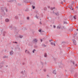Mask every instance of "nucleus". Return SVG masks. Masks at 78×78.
I'll list each match as a JSON object with an SVG mask.
<instances>
[{"label":"nucleus","mask_w":78,"mask_h":78,"mask_svg":"<svg viewBox=\"0 0 78 78\" xmlns=\"http://www.w3.org/2000/svg\"><path fill=\"white\" fill-rule=\"evenodd\" d=\"M1 14L2 16H5V15H6V14H5V12H2Z\"/></svg>","instance_id":"obj_6"},{"label":"nucleus","mask_w":78,"mask_h":78,"mask_svg":"<svg viewBox=\"0 0 78 78\" xmlns=\"http://www.w3.org/2000/svg\"><path fill=\"white\" fill-rule=\"evenodd\" d=\"M47 19H48V18L47 17Z\"/></svg>","instance_id":"obj_64"},{"label":"nucleus","mask_w":78,"mask_h":78,"mask_svg":"<svg viewBox=\"0 0 78 78\" xmlns=\"http://www.w3.org/2000/svg\"><path fill=\"white\" fill-rule=\"evenodd\" d=\"M45 71H46V69H44V72H45Z\"/></svg>","instance_id":"obj_43"},{"label":"nucleus","mask_w":78,"mask_h":78,"mask_svg":"<svg viewBox=\"0 0 78 78\" xmlns=\"http://www.w3.org/2000/svg\"><path fill=\"white\" fill-rule=\"evenodd\" d=\"M53 44L54 45V46H56V44H55V43H54Z\"/></svg>","instance_id":"obj_38"},{"label":"nucleus","mask_w":78,"mask_h":78,"mask_svg":"<svg viewBox=\"0 0 78 78\" xmlns=\"http://www.w3.org/2000/svg\"><path fill=\"white\" fill-rule=\"evenodd\" d=\"M76 66H77V64H76L75 65V67H76Z\"/></svg>","instance_id":"obj_39"},{"label":"nucleus","mask_w":78,"mask_h":78,"mask_svg":"<svg viewBox=\"0 0 78 78\" xmlns=\"http://www.w3.org/2000/svg\"><path fill=\"white\" fill-rule=\"evenodd\" d=\"M14 43H15L16 44H17V42H15Z\"/></svg>","instance_id":"obj_44"},{"label":"nucleus","mask_w":78,"mask_h":78,"mask_svg":"<svg viewBox=\"0 0 78 78\" xmlns=\"http://www.w3.org/2000/svg\"><path fill=\"white\" fill-rule=\"evenodd\" d=\"M33 41L34 42H37V39H34Z\"/></svg>","instance_id":"obj_10"},{"label":"nucleus","mask_w":78,"mask_h":78,"mask_svg":"<svg viewBox=\"0 0 78 78\" xmlns=\"http://www.w3.org/2000/svg\"><path fill=\"white\" fill-rule=\"evenodd\" d=\"M40 40H41V42H42V39H40Z\"/></svg>","instance_id":"obj_41"},{"label":"nucleus","mask_w":78,"mask_h":78,"mask_svg":"<svg viewBox=\"0 0 78 78\" xmlns=\"http://www.w3.org/2000/svg\"><path fill=\"white\" fill-rule=\"evenodd\" d=\"M71 31H73V29H72Z\"/></svg>","instance_id":"obj_53"},{"label":"nucleus","mask_w":78,"mask_h":78,"mask_svg":"<svg viewBox=\"0 0 78 78\" xmlns=\"http://www.w3.org/2000/svg\"><path fill=\"white\" fill-rule=\"evenodd\" d=\"M42 32H44V31H42Z\"/></svg>","instance_id":"obj_58"},{"label":"nucleus","mask_w":78,"mask_h":78,"mask_svg":"<svg viewBox=\"0 0 78 78\" xmlns=\"http://www.w3.org/2000/svg\"><path fill=\"white\" fill-rule=\"evenodd\" d=\"M24 64H25V63L23 62V65H24Z\"/></svg>","instance_id":"obj_48"},{"label":"nucleus","mask_w":78,"mask_h":78,"mask_svg":"<svg viewBox=\"0 0 78 78\" xmlns=\"http://www.w3.org/2000/svg\"><path fill=\"white\" fill-rule=\"evenodd\" d=\"M19 37H20V38H22L23 37V36L21 35H20L19 36Z\"/></svg>","instance_id":"obj_16"},{"label":"nucleus","mask_w":78,"mask_h":78,"mask_svg":"<svg viewBox=\"0 0 78 78\" xmlns=\"http://www.w3.org/2000/svg\"><path fill=\"white\" fill-rule=\"evenodd\" d=\"M32 7L33 9H34V8H35V6H34L33 5H32Z\"/></svg>","instance_id":"obj_21"},{"label":"nucleus","mask_w":78,"mask_h":78,"mask_svg":"<svg viewBox=\"0 0 78 78\" xmlns=\"http://www.w3.org/2000/svg\"><path fill=\"white\" fill-rule=\"evenodd\" d=\"M15 19H19V17H18V16H15Z\"/></svg>","instance_id":"obj_15"},{"label":"nucleus","mask_w":78,"mask_h":78,"mask_svg":"<svg viewBox=\"0 0 78 78\" xmlns=\"http://www.w3.org/2000/svg\"><path fill=\"white\" fill-rule=\"evenodd\" d=\"M25 11H27V10H25Z\"/></svg>","instance_id":"obj_59"},{"label":"nucleus","mask_w":78,"mask_h":78,"mask_svg":"<svg viewBox=\"0 0 78 78\" xmlns=\"http://www.w3.org/2000/svg\"><path fill=\"white\" fill-rule=\"evenodd\" d=\"M44 10H47V8L46 7H45L44 8Z\"/></svg>","instance_id":"obj_28"},{"label":"nucleus","mask_w":78,"mask_h":78,"mask_svg":"<svg viewBox=\"0 0 78 78\" xmlns=\"http://www.w3.org/2000/svg\"><path fill=\"white\" fill-rule=\"evenodd\" d=\"M40 24H42V23H41V21H40Z\"/></svg>","instance_id":"obj_47"},{"label":"nucleus","mask_w":78,"mask_h":78,"mask_svg":"<svg viewBox=\"0 0 78 78\" xmlns=\"http://www.w3.org/2000/svg\"><path fill=\"white\" fill-rule=\"evenodd\" d=\"M49 42H51V40H49Z\"/></svg>","instance_id":"obj_52"},{"label":"nucleus","mask_w":78,"mask_h":78,"mask_svg":"<svg viewBox=\"0 0 78 78\" xmlns=\"http://www.w3.org/2000/svg\"><path fill=\"white\" fill-rule=\"evenodd\" d=\"M14 53V52H13V51H11L10 52V55H12Z\"/></svg>","instance_id":"obj_9"},{"label":"nucleus","mask_w":78,"mask_h":78,"mask_svg":"<svg viewBox=\"0 0 78 78\" xmlns=\"http://www.w3.org/2000/svg\"><path fill=\"white\" fill-rule=\"evenodd\" d=\"M63 2H66V0H63Z\"/></svg>","instance_id":"obj_42"},{"label":"nucleus","mask_w":78,"mask_h":78,"mask_svg":"<svg viewBox=\"0 0 78 78\" xmlns=\"http://www.w3.org/2000/svg\"><path fill=\"white\" fill-rule=\"evenodd\" d=\"M4 9L6 10V12H8V9L6 7H4Z\"/></svg>","instance_id":"obj_13"},{"label":"nucleus","mask_w":78,"mask_h":78,"mask_svg":"<svg viewBox=\"0 0 78 78\" xmlns=\"http://www.w3.org/2000/svg\"><path fill=\"white\" fill-rule=\"evenodd\" d=\"M9 2H14V0H11L10 1H9Z\"/></svg>","instance_id":"obj_19"},{"label":"nucleus","mask_w":78,"mask_h":78,"mask_svg":"<svg viewBox=\"0 0 78 78\" xmlns=\"http://www.w3.org/2000/svg\"><path fill=\"white\" fill-rule=\"evenodd\" d=\"M36 51V49H34L32 51L33 53H34V51Z\"/></svg>","instance_id":"obj_22"},{"label":"nucleus","mask_w":78,"mask_h":78,"mask_svg":"<svg viewBox=\"0 0 78 78\" xmlns=\"http://www.w3.org/2000/svg\"><path fill=\"white\" fill-rule=\"evenodd\" d=\"M44 57H47V53H44Z\"/></svg>","instance_id":"obj_18"},{"label":"nucleus","mask_w":78,"mask_h":78,"mask_svg":"<svg viewBox=\"0 0 78 78\" xmlns=\"http://www.w3.org/2000/svg\"><path fill=\"white\" fill-rule=\"evenodd\" d=\"M25 3H29L30 2V0H24Z\"/></svg>","instance_id":"obj_3"},{"label":"nucleus","mask_w":78,"mask_h":78,"mask_svg":"<svg viewBox=\"0 0 78 78\" xmlns=\"http://www.w3.org/2000/svg\"><path fill=\"white\" fill-rule=\"evenodd\" d=\"M73 64L74 65L75 64V62H73Z\"/></svg>","instance_id":"obj_37"},{"label":"nucleus","mask_w":78,"mask_h":78,"mask_svg":"<svg viewBox=\"0 0 78 78\" xmlns=\"http://www.w3.org/2000/svg\"><path fill=\"white\" fill-rule=\"evenodd\" d=\"M53 74H54L55 75H56V72L55 70H54L53 72H52Z\"/></svg>","instance_id":"obj_7"},{"label":"nucleus","mask_w":78,"mask_h":78,"mask_svg":"<svg viewBox=\"0 0 78 78\" xmlns=\"http://www.w3.org/2000/svg\"><path fill=\"white\" fill-rule=\"evenodd\" d=\"M65 72H67V70H66Z\"/></svg>","instance_id":"obj_60"},{"label":"nucleus","mask_w":78,"mask_h":78,"mask_svg":"<svg viewBox=\"0 0 78 78\" xmlns=\"http://www.w3.org/2000/svg\"><path fill=\"white\" fill-rule=\"evenodd\" d=\"M76 30H77V31H78V29H76Z\"/></svg>","instance_id":"obj_56"},{"label":"nucleus","mask_w":78,"mask_h":78,"mask_svg":"<svg viewBox=\"0 0 78 78\" xmlns=\"http://www.w3.org/2000/svg\"><path fill=\"white\" fill-rule=\"evenodd\" d=\"M50 44H51V45H53V43H52V42H51V43H50Z\"/></svg>","instance_id":"obj_32"},{"label":"nucleus","mask_w":78,"mask_h":78,"mask_svg":"<svg viewBox=\"0 0 78 78\" xmlns=\"http://www.w3.org/2000/svg\"><path fill=\"white\" fill-rule=\"evenodd\" d=\"M47 76H48V77H49V76H48V75H47Z\"/></svg>","instance_id":"obj_54"},{"label":"nucleus","mask_w":78,"mask_h":78,"mask_svg":"<svg viewBox=\"0 0 78 78\" xmlns=\"http://www.w3.org/2000/svg\"><path fill=\"white\" fill-rule=\"evenodd\" d=\"M3 67V66H1V67Z\"/></svg>","instance_id":"obj_62"},{"label":"nucleus","mask_w":78,"mask_h":78,"mask_svg":"<svg viewBox=\"0 0 78 78\" xmlns=\"http://www.w3.org/2000/svg\"><path fill=\"white\" fill-rule=\"evenodd\" d=\"M53 9H55V7H54V8H53Z\"/></svg>","instance_id":"obj_55"},{"label":"nucleus","mask_w":78,"mask_h":78,"mask_svg":"<svg viewBox=\"0 0 78 78\" xmlns=\"http://www.w3.org/2000/svg\"><path fill=\"white\" fill-rule=\"evenodd\" d=\"M74 34L75 35H76V34H77V33H75V34Z\"/></svg>","instance_id":"obj_49"},{"label":"nucleus","mask_w":78,"mask_h":78,"mask_svg":"<svg viewBox=\"0 0 78 78\" xmlns=\"http://www.w3.org/2000/svg\"><path fill=\"white\" fill-rule=\"evenodd\" d=\"M48 8H50V6H48Z\"/></svg>","instance_id":"obj_45"},{"label":"nucleus","mask_w":78,"mask_h":78,"mask_svg":"<svg viewBox=\"0 0 78 78\" xmlns=\"http://www.w3.org/2000/svg\"><path fill=\"white\" fill-rule=\"evenodd\" d=\"M41 64L42 65V66H44V63H43V62H41Z\"/></svg>","instance_id":"obj_27"},{"label":"nucleus","mask_w":78,"mask_h":78,"mask_svg":"<svg viewBox=\"0 0 78 78\" xmlns=\"http://www.w3.org/2000/svg\"><path fill=\"white\" fill-rule=\"evenodd\" d=\"M27 51V50H26L25 51V53H26Z\"/></svg>","instance_id":"obj_46"},{"label":"nucleus","mask_w":78,"mask_h":78,"mask_svg":"<svg viewBox=\"0 0 78 78\" xmlns=\"http://www.w3.org/2000/svg\"><path fill=\"white\" fill-rule=\"evenodd\" d=\"M9 21V20L8 19H6L5 20V22H8Z\"/></svg>","instance_id":"obj_14"},{"label":"nucleus","mask_w":78,"mask_h":78,"mask_svg":"<svg viewBox=\"0 0 78 78\" xmlns=\"http://www.w3.org/2000/svg\"><path fill=\"white\" fill-rule=\"evenodd\" d=\"M64 24H67V22L66 21H64Z\"/></svg>","instance_id":"obj_20"},{"label":"nucleus","mask_w":78,"mask_h":78,"mask_svg":"<svg viewBox=\"0 0 78 78\" xmlns=\"http://www.w3.org/2000/svg\"><path fill=\"white\" fill-rule=\"evenodd\" d=\"M39 32H41V31H42V30H39Z\"/></svg>","instance_id":"obj_30"},{"label":"nucleus","mask_w":78,"mask_h":78,"mask_svg":"<svg viewBox=\"0 0 78 78\" xmlns=\"http://www.w3.org/2000/svg\"><path fill=\"white\" fill-rule=\"evenodd\" d=\"M8 66H6V67H8Z\"/></svg>","instance_id":"obj_57"},{"label":"nucleus","mask_w":78,"mask_h":78,"mask_svg":"<svg viewBox=\"0 0 78 78\" xmlns=\"http://www.w3.org/2000/svg\"><path fill=\"white\" fill-rule=\"evenodd\" d=\"M42 47H47V45H45V44H42Z\"/></svg>","instance_id":"obj_12"},{"label":"nucleus","mask_w":78,"mask_h":78,"mask_svg":"<svg viewBox=\"0 0 78 78\" xmlns=\"http://www.w3.org/2000/svg\"><path fill=\"white\" fill-rule=\"evenodd\" d=\"M55 15L56 16H59V12H57L56 13H55Z\"/></svg>","instance_id":"obj_17"},{"label":"nucleus","mask_w":78,"mask_h":78,"mask_svg":"<svg viewBox=\"0 0 78 78\" xmlns=\"http://www.w3.org/2000/svg\"><path fill=\"white\" fill-rule=\"evenodd\" d=\"M8 58V56L6 57V56H5L3 57V58Z\"/></svg>","instance_id":"obj_24"},{"label":"nucleus","mask_w":78,"mask_h":78,"mask_svg":"<svg viewBox=\"0 0 78 78\" xmlns=\"http://www.w3.org/2000/svg\"><path fill=\"white\" fill-rule=\"evenodd\" d=\"M53 27L54 28H56V26L55 25H54Z\"/></svg>","instance_id":"obj_33"},{"label":"nucleus","mask_w":78,"mask_h":78,"mask_svg":"<svg viewBox=\"0 0 78 78\" xmlns=\"http://www.w3.org/2000/svg\"><path fill=\"white\" fill-rule=\"evenodd\" d=\"M53 13H55V12H54V11L53 12Z\"/></svg>","instance_id":"obj_61"},{"label":"nucleus","mask_w":78,"mask_h":78,"mask_svg":"<svg viewBox=\"0 0 78 78\" xmlns=\"http://www.w3.org/2000/svg\"><path fill=\"white\" fill-rule=\"evenodd\" d=\"M73 4H72L71 5H69V7H68L71 10H73V9L72 8H73Z\"/></svg>","instance_id":"obj_2"},{"label":"nucleus","mask_w":78,"mask_h":78,"mask_svg":"<svg viewBox=\"0 0 78 78\" xmlns=\"http://www.w3.org/2000/svg\"><path fill=\"white\" fill-rule=\"evenodd\" d=\"M9 28L10 30H16V28L14 27H12V26H10L9 27Z\"/></svg>","instance_id":"obj_1"},{"label":"nucleus","mask_w":78,"mask_h":78,"mask_svg":"<svg viewBox=\"0 0 78 78\" xmlns=\"http://www.w3.org/2000/svg\"><path fill=\"white\" fill-rule=\"evenodd\" d=\"M76 8H77L78 9V6H76Z\"/></svg>","instance_id":"obj_50"},{"label":"nucleus","mask_w":78,"mask_h":78,"mask_svg":"<svg viewBox=\"0 0 78 78\" xmlns=\"http://www.w3.org/2000/svg\"><path fill=\"white\" fill-rule=\"evenodd\" d=\"M6 34V32L4 31L3 32V36H5V34Z\"/></svg>","instance_id":"obj_11"},{"label":"nucleus","mask_w":78,"mask_h":78,"mask_svg":"<svg viewBox=\"0 0 78 78\" xmlns=\"http://www.w3.org/2000/svg\"><path fill=\"white\" fill-rule=\"evenodd\" d=\"M29 19H30V17H27V20H29Z\"/></svg>","instance_id":"obj_35"},{"label":"nucleus","mask_w":78,"mask_h":78,"mask_svg":"<svg viewBox=\"0 0 78 78\" xmlns=\"http://www.w3.org/2000/svg\"><path fill=\"white\" fill-rule=\"evenodd\" d=\"M4 10H5V7H2L1 8V12H4Z\"/></svg>","instance_id":"obj_4"},{"label":"nucleus","mask_w":78,"mask_h":78,"mask_svg":"<svg viewBox=\"0 0 78 78\" xmlns=\"http://www.w3.org/2000/svg\"><path fill=\"white\" fill-rule=\"evenodd\" d=\"M62 43H64V42H62Z\"/></svg>","instance_id":"obj_63"},{"label":"nucleus","mask_w":78,"mask_h":78,"mask_svg":"<svg viewBox=\"0 0 78 78\" xmlns=\"http://www.w3.org/2000/svg\"><path fill=\"white\" fill-rule=\"evenodd\" d=\"M61 3H60V4H63V2L61 1Z\"/></svg>","instance_id":"obj_29"},{"label":"nucleus","mask_w":78,"mask_h":78,"mask_svg":"<svg viewBox=\"0 0 78 78\" xmlns=\"http://www.w3.org/2000/svg\"><path fill=\"white\" fill-rule=\"evenodd\" d=\"M27 53H28V54H29L30 53V51H27Z\"/></svg>","instance_id":"obj_40"},{"label":"nucleus","mask_w":78,"mask_h":78,"mask_svg":"<svg viewBox=\"0 0 78 78\" xmlns=\"http://www.w3.org/2000/svg\"><path fill=\"white\" fill-rule=\"evenodd\" d=\"M70 71H71V73H73V68H70Z\"/></svg>","instance_id":"obj_5"},{"label":"nucleus","mask_w":78,"mask_h":78,"mask_svg":"<svg viewBox=\"0 0 78 78\" xmlns=\"http://www.w3.org/2000/svg\"><path fill=\"white\" fill-rule=\"evenodd\" d=\"M36 18H37V19H38V17H37V15H36Z\"/></svg>","instance_id":"obj_31"},{"label":"nucleus","mask_w":78,"mask_h":78,"mask_svg":"<svg viewBox=\"0 0 78 78\" xmlns=\"http://www.w3.org/2000/svg\"><path fill=\"white\" fill-rule=\"evenodd\" d=\"M73 42L74 45H76V41L75 40H73Z\"/></svg>","instance_id":"obj_8"},{"label":"nucleus","mask_w":78,"mask_h":78,"mask_svg":"<svg viewBox=\"0 0 78 78\" xmlns=\"http://www.w3.org/2000/svg\"><path fill=\"white\" fill-rule=\"evenodd\" d=\"M32 5H35V3H34V2H33L32 3Z\"/></svg>","instance_id":"obj_36"},{"label":"nucleus","mask_w":78,"mask_h":78,"mask_svg":"<svg viewBox=\"0 0 78 78\" xmlns=\"http://www.w3.org/2000/svg\"><path fill=\"white\" fill-rule=\"evenodd\" d=\"M57 28H58L59 29H61V27H59V26H57Z\"/></svg>","instance_id":"obj_23"},{"label":"nucleus","mask_w":78,"mask_h":78,"mask_svg":"<svg viewBox=\"0 0 78 78\" xmlns=\"http://www.w3.org/2000/svg\"><path fill=\"white\" fill-rule=\"evenodd\" d=\"M51 41H53V39H51Z\"/></svg>","instance_id":"obj_51"},{"label":"nucleus","mask_w":78,"mask_h":78,"mask_svg":"<svg viewBox=\"0 0 78 78\" xmlns=\"http://www.w3.org/2000/svg\"><path fill=\"white\" fill-rule=\"evenodd\" d=\"M51 10H53V7H51V8H50Z\"/></svg>","instance_id":"obj_26"},{"label":"nucleus","mask_w":78,"mask_h":78,"mask_svg":"<svg viewBox=\"0 0 78 78\" xmlns=\"http://www.w3.org/2000/svg\"><path fill=\"white\" fill-rule=\"evenodd\" d=\"M73 18L74 19H76V16H74Z\"/></svg>","instance_id":"obj_25"},{"label":"nucleus","mask_w":78,"mask_h":78,"mask_svg":"<svg viewBox=\"0 0 78 78\" xmlns=\"http://www.w3.org/2000/svg\"><path fill=\"white\" fill-rule=\"evenodd\" d=\"M21 73H22V74H23V71H21Z\"/></svg>","instance_id":"obj_34"}]
</instances>
